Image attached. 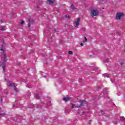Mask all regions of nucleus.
<instances>
[{
  "mask_svg": "<svg viewBox=\"0 0 125 125\" xmlns=\"http://www.w3.org/2000/svg\"><path fill=\"white\" fill-rule=\"evenodd\" d=\"M104 62H108L109 61V60L108 59L105 58L104 59Z\"/></svg>",
  "mask_w": 125,
  "mask_h": 125,
  "instance_id": "nucleus-18",
  "label": "nucleus"
},
{
  "mask_svg": "<svg viewBox=\"0 0 125 125\" xmlns=\"http://www.w3.org/2000/svg\"><path fill=\"white\" fill-rule=\"evenodd\" d=\"M0 109H1V108L0 107Z\"/></svg>",
  "mask_w": 125,
  "mask_h": 125,
  "instance_id": "nucleus-29",
  "label": "nucleus"
},
{
  "mask_svg": "<svg viewBox=\"0 0 125 125\" xmlns=\"http://www.w3.org/2000/svg\"><path fill=\"white\" fill-rule=\"evenodd\" d=\"M28 26L30 27V20H29V21H28Z\"/></svg>",
  "mask_w": 125,
  "mask_h": 125,
  "instance_id": "nucleus-24",
  "label": "nucleus"
},
{
  "mask_svg": "<svg viewBox=\"0 0 125 125\" xmlns=\"http://www.w3.org/2000/svg\"><path fill=\"white\" fill-rule=\"evenodd\" d=\"M14 107H15V104L13 105V108H14Z\"/></svg>",
  "mask_w": 125,
  "mask_h": 125,
  "instance_id": "nucleus-27",
  "label": "nucleus"
},
{
  "mask_svg": "<svg viewBox=\"0 0 125 125\" xmlns=\"http://www.w3.org/2000/svg\"><path fill=\"white\" fill-rule=\"evenodd\" d=\"M81 30L83 31V32H84V31H85V28L84 27H82L81 28Z\"/></svg>",
  "mask_w": 125,
  "mask_h": 125,
  "instance_id": "nucleus-16",
  "label": "nucleus"
},
{
  "mask_svg": "<svg viewBox=\"0 0 125 125\" xmlns=\"http://www.w3.org/2000/svg\"><path fill=\"white\" fill-rule=\"evenodd\" d=\"M81 46H83V43H81Z\"/></svg>",
  "mask_w": 125,
  "mask_h": 125,
  "instance_id": "nucleus-26",
  "label": "nucleus"
},
{
  "mask_svg": "<svg viewBox=\"0 0 125 125\" xmlns=\"http://www.w3.org/2000/svg\"><path fill=\"white\" fill-rule=\"evenodd\" d=\"M80 19H78L77 21L74 22V27H78L80 25Z\"/></svg>",
  "mask_w": 125,
  "mask_h": 125,
  "instance_id": "nucleus-4",
  "label": "nucleus"
},
{
  "mask_svg": "<svg viewBox=\"0 0 125 125\" xmlns=\"http://www.w3.org/2000/svg\"><path fill=\"white\" fill-rule=\"evenodd\" d=\"M121 66H123L124 65V62H121Z\"/></svg>",
  "mask_w": 125,
  "mask_h": 125,
  "instance_id": "nucleus-25",
  "label": "nucleus"
},
{
  "mask_svg": "<svg viewBox=\"0 0 125 125\" xmlns=\"http://www.w3.org/2000/svg\"><path fill=\"white\" fill-rule=\"evenodd\" d=\"M125 17V14L123 13H118L116 14V20H121L123 17Z\"/></svg>",
  "mask_w": 125,
  "mask_h": 125,
  "instance_id": "nucleus-2",
  "label": "nucleus"
},
{
  "mask_svg": "<svg viewBox=\"0 0 125 125\" xmlns=\"http://www.w3.org/2000/svg\"><path fill=\"white\" fill-rule=\"evenodd\" d=\"M71 98L67 97H64L63 98V101H64L65 102H68V101H69V100H70Z\"/></svg>",
  "mask_w": 125,
  "mask_h": 125,
  "instance_id": "nucleus-7",
  "label": "nucleus"
},
{
  "mask_svg": "<svg viewBox=\"0 0 125 125\" xmlns=\"http://www.w3.org/2000/svg\"><path fill=\"white\" fill-rule=\"evenodd\" d=\"M6 29V27H5V26H2L0 29L1 31H5Z\"/></svg>",
  "mask_w": 125,
  "mask_h": 125,
  "instance_id": "nucleus-9",
  "label": "nucleus"
},
{
  "mask_svg": "<svg viewBox=\"0 0 125 125\" xmlns=\"http://www.w3.org/2000/svg\"><path fill=\"white\" fill-rule=\"evenodd\" d=\"M68 54H73V52H72V51H69L68 52Z\"/></svg>",
  "mask_w": 125,
  "mask_h": 125,
  "instance_id": "nucleus-20",
  "label": "nucleus"
},
{
  "mask_svg": "<svg viewBox=\"0 0 125 125\" xmlns=\"http://www.w3.org/2000/svg\"><path fill=\"white\" fill-rule=\"evenodd\" d=\"M103 76L104 78H109V74H107V73H105V74H103Z\"/></svg>",
  "mask_w": 125,
  "mask_h": 125,
  "instance_id": "nucleus-10",
  "label": "nucleus"
},
{
  "mask_svg": "<svg viewBox=\"0 0 125 125\" xmlns=\"http://www.w3.org/2000/svg\"><path fill=\"white\" fill-rule=\"evenodd\" d=\"M86 104H87V102L85 101H83L81 103V104H80V107H81V106H84V105H86Z\"/></svg>",
  "mask_w": 125,
  "mask_h": 125,
  "instance_id": "nucleus-5",
  "label": "nucleus"
},
{
  "mask_svg": "<svg viewBox=\"0 0 125 125\" xmlns=\"http://www.w3.org/2000/svg\"><path fill=\"white\" fill-rule=\"evenodd\" d=\"M7 84L8 86H11L12 85V84L10 82H8L7 83Z\"/></svg>",
  "mask_w": 125,
  "mask_h": 125,
  "instance_id": "nucleus-12",
  "label": "nucleus"
},
{
  "mask_svg": "<svg viewBox=\"0 0 125 125\" xmlns=\"http://www.w3.org/2000/svg\"><path fill=\"white\" fill-rule=\"evenodd\" d=\"M120 120H121V121H125V117H122L121 118Z\"/></svg>",
  "mask_w": 125,
  "mask_h": 125,
  "instance_id": "nucleus-17",
  "label": "nucleus"
},
{
  "mask_svg": "<svg viewBox=\"0 0 125 125\" xmlns=\"http://www.w3.org/2000/svg\"><path fill=\"white\" fill-rule=\"evenodd\" d=\"M47 1L49 4H52V3H54L55 0H47Z\"/></svg>",
  "mask_w": 125,
  "mask_h": 125,
  "instance_id": "nucleus-8",
  "label": "nucleus"
},
{
  "mask_svg": "<svg viewBox=\"0 0 125 125\" xmlns=\"http://www.w3.org/2000/svg\"><path fill=\"white\" fill-rule=\"evenodd\" d=\"M71 9H76V8L74 7V5H71Z\"/></svg>",
  "mask_w": 125,
  "mask_h": 125,
  "instance_id": "nucleus-19",
  "label": "nucleus"
},
{
  "mask_svg": "<svg viewBox=\"0 0 125 125\" xmlns=\"http://www.w3.org/2000/svg\"><path fill=\"white\" fill-rule=\"evenodd\" d=\"M5 44L4 43H3L2 44V48H1L0 50L1 51H3L1 53V57H3L4 59V62L2 63L3 65L2 66V68L3 70V72H5V63L4 62L6 61V58H7V57H6V53L4 51V49L5 48Z\"/></svg>",
  "mask_w": 125,
  "mask_h": 125,
  "instance_id": "nucleus-1",
  "label": "nucleus"
},
{
  "mask_svg": "<svg viewBox=\"0 0 125 125\" xmlns=\"http://www.w3.org/2000/svg\"><path fill=\"white\" fill-rule=\"evenodd\" d=\"M15 108H17V107H16Z\"/></svg>",
  "mask_w": 125,
  "mask_h": 125,
  "instance_id": "nucleus-28",
  "label": "nucleus"
},
{
  "mask_svg": "<svg viewBox=\"0 0 125 125\" xmlns=\"http://www.w3.org/2000/svg\"><path fill=\"white\" fill-rule=\"evenodd\" d=\"M14 90L16 91V92H18V88H16V86H14Z\"/></svg>",
  "mask_w": 125,
  "mask_h": 125,
  "instance_id": "nucleus-13",
  "label": "nucleus"
},
{
  "mask_svg": "<svg viewBox=\"0 0 125 125\" xmlns=\"http://www.w3.org/2000/svg\"><path fill=\"white\" fill-rule=\"evenodd\" d=\"M99 2H102L104 0H98Z\"/></svg>",
  "mask_w": 125,
  "mask_h": 125,
  "instance_id": "nucleus-22",
  "label": "nucleus"
},
{
  "mask_svg": "<svg viewBox=\"0 0 125 125\" xmlns=\"http://www.w3.org/2000/svg\"><path fill=\"white\" fill-rule=\"evenodd\" d=\"M98 15V11L96 10H94L91 11V15L92 17H94V16H96Z\"/></svg>",
  "mask_w": 125,
  "mask_h": 125,
  "instance_id": "nucleus-3",
  "label": "nucleus"
},
{
  "mask_svg": "<svg viewBox=\"0 0 125 125\" xmlns=\"http://www.w3.org/2000/svg\"><path fill=\"white\" fill-rule=\"evenodd\" d=\"M6 115V114H5V113H0V117H4V116H5Z\"/></svg>",
  "mask_w": 125,
  "mask_h": 125,
  "instance_id": "nucleus-14",
  "label": "nucleus"
},
{
  "mask_svg": "<svg viewBox=\"0 0 125 125\" xmlns=\"http://www.w3.org/2000/svg\"><path fill=\"white\" fill-rule=\"evenodd\" d=\"M21 24H24V21H22L21 22Z\"/></svg>",
  "mask_w": 125,
  "mask_h": 125,
  "instance_id": "nucleus-23",
  "label": "nucleus"
},
{
  "mask_svg": "<svg viewBox=\"0 0 125 125\" xmlns=\"http://www.w3.org/2000/svg\"><path fill=\"white\" fill-rule=\"evenodd\" d=\"M72 108H81V105H78L77 104H71Z\"/></svg>",
  "mask_w": 125,
  "mask_h": 125,
  "instance_id": "nucleus-6",
  "label": "nucleus"
},
{
  "mask_svg": "<svg viewBox=\"0 0 125 125\" xmlns=\"http://www.w3.org/2000/svg\"><path fill=\"white\" fill-rule=\"evenodd\" d=\"M35 97L36 99H40V97L39 96V94L37 93L35 95Z\"/></svg>",
  "mask_w": 125,
  "mask_h": 125,
  "instance_id": "nucleus-11",
  "label": "nucleus"
},
{
  "mask_svg": "<svg viewBox=\"0 0 125 125\" xmlns=\"http://www.w3.org/2000/svg\"><path fill=\"white\" fill-rule=\"evenodd\" d=\"M84 39L85 40L83 41V42H87V39L86 38V37H84Z\"/></svg>",
  "mask_w": 125,
  "mask_h": 125,
  "instance_id": "nucleus-15",
  "label": "nucleus"
},
{
  "mask_svg": "<svg viewBox=\"0 0 125 125\" xmlns=\"http://www.w3.org/2000/svg\"><path fill=\"white\" fill-rule=\"evenodd\" d=\"M66 18L70 19V16L66 15L65 16Z\"/></svg>",
  "mask_w": 125,
  "mask_h": 125,
  "instance_id": "nucleus-21",
  "label": "nucleus"
}]
</instances>
